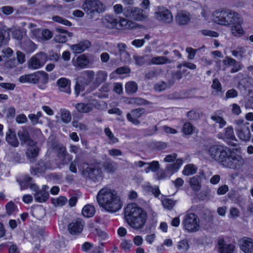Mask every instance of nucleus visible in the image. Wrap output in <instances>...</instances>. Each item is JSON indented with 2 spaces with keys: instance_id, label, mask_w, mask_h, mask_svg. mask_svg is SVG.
I'll return each instance as SVG.
<instances>
[{
  "instance_id": "f257e3e1",
  "label": "nucleus",
  "mask_w": 253,
  "mask_h": 253,
  "mask_svg": "<svg viewBox=\"0 0 253 253\" xmlns=\"http://www.w3.org/2000/svg\"><path fill=\"white\" fill-rule=\"evenodd\" d=\"M213 20L218 24L231 27L232 34L234 36H240L244 33L241 27L244 19L235 10L228 8L216 10L213 15Z\"/></svg>"
},
{
  "instance_id": "f03ea898",
  "label": "nucleus",
  "mask_w": 253,
  "mask_h": 253,
  "mask_svg": "<svg viewBox=\"0 0 253 253\" xmlns=\"http://www.w3.org/2000/svg\"><path fill=\"white\" fill-rule=\"evenodd\" d=\"M96 199L100 207L110 212L118 211L123 206L121 198L117 192L108 186L99 191Z\"/></svg>"
},
{
  "instance_id": "7ed1b4c3",
  "label": "nucleus",
  "mask_w": 253,
  "mask_h": 253,
  "mask_svg": "<svg viewBox=\"0 0 253 253\" xmlns=\"http://www.w3.org/2000/svg\"><path fill=\"white\" fill-rule=\"evenodd\" d=\"M147 217L145 211L135 204H128L125 208V220L132 228H142L146 223Z\"/></svg>"
},
{
  "instance_id": "20e7f679",
  "label": "nucleus",
  "mask_w": 253,
  "mask_h": 253,
  "mask_svg": "<svg viewBox=\"0 0 253 253\" xmlns=\"http://www.w3.org/2000/svg\"><path fill=\"white\" fill-rule=\"evenodd\" d=\"M231 150L223 145H213L209 148L208 153L212 159L223 166Z\"/></svg>"
},
{
  "instance_id": "39448f33",
  "label": "nucleus",
  "mask_w": 253,
  "mask_h": 253,
  "mask_svg": "<svg viewBox=\"0 0 253 253\" xmlns=\"http://www.w3.org/2000/svg\"><path fill=\"white\" fill-rule=\"evenodd\" d=\"M82 7L91 18L95 13H101L106 10L105 5L99 0H85Z\"/></svg>"
},
{
  "instance_id": "423d86ee",
  "label": "nucleus",
  "mask_w": 253,
  "mask_h": 253,
  "mask_svg": "<svg viewBox=\"0 0 253 253\" xmlns=\"http://www.w3.org/2000/svg\"><path fill=\"white\" fill-rule=\"evenodd\" d=\"M182 224L184 230L189 233L196 232L200 229V220L194 213H187L182 220Z\"/></svg>"
},
{
  "instance_id": "0eeeda50",
  "label": "nucleus",
  "mask_w": 253,
  "mask_h": 253,
  "mask_svg": "<svg viewBox=\"0 0 253 253\" xmlns=\"http://www.w3.org/2000/svg\"><path fill=\"white\" fill-rule=\"evenodd\" d=\"M245 160L239 154L231 150L223 167L233 169L239 170L245 164Z\"/></svg>"
},
{
  "instance_id": "6e6552de",
  "label": "nucleus",
  "mask_w": 253,
  "mask_h": 253,
  "mask_svg": "<svg viewBox=\"0 0 253 253\" xmlns=\"http://www.w3.org/2000/svg\"><path fill=\"white\" fill-rule=\"evenodd\" d=\"M235 130L238 137L242 140L247 141L251 138V132L248 123L243 120H237L235 121Z\"/></svg>"
},
{
  "instance_id": "1a4fd4ad",
  "label": "nucleus",
  "mask_w": 253,
  "mask_h": 253,
  "mask_svg": "<svg viewBox=\"0 0 253 253\" xmlns=\"http://www.w3.org/2000/svg\"><path fill=\"white\" fill-rule=\"evenodd\" d=\"M125 17L136 21H142L147 19V15L146 11L141 8L128 6L125 10Z\"/></svg>"
},
{
  "instance_id": "9d476101",
  "label": "nucleus",
  "mask_w": 253,
  "mask_h": 253,
  "mask_svg": "<svg viewBox=\"0 0 253 253\" xmlns=\"http://www.w3.org/2000/svg\"><path fill=\"white\" fill-rule=\"evenodd\" d=\"M48 57L46 54L40 52L33 56L28 62V68L36 70L42 67L47 61Z\"/></svg>"
},
{
  "instance_id": "9b49d317",
  "label": "nucleus",
  "mask_w": 253,
  "mask_h": 253,
  "mask_svg": "<svg viewBox=\"0 0 253 253\" xmlns=\"http://www.w3.org/2000/svg\"><path fill=\"white\" fill-rule=\"evenodd\" d=\"M156 18L165 23H170L173 20L172 14L169 10L165 7H159L155 12Z\"/></svg>"
},
{
  "instance_id": "f8f14e48",
  "label": "nucleus",
  "mask_w": 253,
  "mask_h": 253,
  "mask_svg": "<svg viewBox=\"0 0 253 253\" xmlns=\"http://www.w3.org/2000/svg\"><path fill=\"white\" fill-rule=\"evenodd\" d=\"M223 63L224 65L223 70H225L226 69L231 67L230 72L231 73H235L241 70L243 66L240 62H239L235 59L226 57L223 60Z\"/></svg>"
},
{
  "instance_id": "ddd939ff",
  "label": "nucleus",
  "mask_w": 253,
  "mask_h": 253,
  "mask_svg": "<svg viewBox=\"0 0 253 253\" xmlns=\"http://www.w3.org/2000/svg\"><path fill=\"white\" fill-rule=\"evenodd\" d=\"M51 168V164L49 162L40 161L35 167H33L31 169V173L34 175L40 176L44 173L45 171Z\"/></svg>"
},
{
  "instance_id": "4468645a",
  "label": "nucleus",
  "mask_w": 253,
  "mask_h": 253,
  "mask_svg": "<svg viewBox=\"0 0 253 253\" xmlns=\"http://www.w3.org/2000/svg\"><path fill=\"white\" fill-rule=\"evenodd\" d=\"M79 170L84 177L94 180L95 168L93 165L83 163L79 168Z\"/></svg>"
},
{
  "instance_id": "2eb2a0df",
  "label": "nucleus",
  "mask_w": 253,
  "mask_h": 253,
  "mask_svg": "<svg viewBox=\"0 0 253 253\" xmlns=\"http://www.w3.org/2000/svg\"><path fill=\"white\" fill-rule=\"evenodd\" d=\"M84 225V221L82 219L78 218L68 225V231L72 235L79 234L82 232Z\"/></svg>"
},
{
  "instance_id": "dca6fc26",
  "label": "nucleus",
  "mask_w": 253,
  "mask_h": 253,
  "mask_svg": "<svg viewBox=\"0 0 253 253\" xmlns=\"http://www.w3.org/2000/svg\"><path fill=\"white\" fill-rule=\"evenodd\" d=\"M240 249L245 253H253V239L244 237L238 241Z\"/></svg>"
},
{
  "instance_id": "f3484780",
  "label": "nucleus",
  "mask_w": 253,
  "mask_h": 253,
  "mask_svg": "<svg viewBox=\"0 0 253 253\" xmlns=\"http://www.w3.org/2000/svg\"><path fill=\"white\" fill-rule=\"evenodd\" d=\"M17 135L21 144L28 146H33L35 144V142L31 138L29 133L26 127H22L18 131Z\"/></svg>"
},
{
  "instance_id": "a211bd4d",
  "label": "nucleus",
  "mask_w": 253,
  "mask_h": 253,
  "mask_svg": "<svg viewBox=\"0 0 253 253\" xmlns=\"http://www.w3.org/2000/svg\"><path fill=\"white\" fill-rule=\"evenodd\" d=\"M118 19L113 14H106L101 18L103 27L108 29H117Z\"/></svg>"
},
{
  "instance_id": "6ab92c4d",
  "label": "nucleus",
  "mask_w": 253,
  "mask_h": 253,
  "mask_svg": "<svg viewBox=\"0 0 253 253\" xmlns=\"http://www.w3.org/2000/svg\"><path fill=\"white\" fill-rule=\"evenodd\" d=\"M217 245L219 253H233L235 249L234 244H228L223 239H219Z\"/></svg>"
},
{
  "instance_id": "aec40b11",
  "label": "nucleus",
  "mask_w": 253,
  "mask_h": 253,
  "mask_svg": "<svg viewBox=\"0 0 253 253\" xmlns=\"http://www.w3.org/2000/svg\"><path fill=\"white\" fill-rule=\"evenodd\" d=\"M144 109L138 108L131 111V113H127L126 115L127 119L135 125H138L140 121L137 119L144 113Z\"/></svg>"
},
{
  "instance_id": "412c9836",
  "label": "nucleus",
  "mask_w": 253,
  "mask_h": 253,
  "mask_svg": "<svg viewBox=\"0 0 253 253\" xmlns=\"http://www.w3.org/2000/svg\"><path fill=\"white\" fill-rule=\"evenodd\" d=\"M90 46V43L88 41L84 40L77 44L70 45V47L74 53L79 54L84 52Z\"/></svg>"
},
{
  "instance_id": "4be33fe9",
  "label": "nucleus",
  "mask_w": 253,
  "mask_h": 253,
  "mask_svg": "<svg viewBox=\"0 0 253 253\" xmlns=\"http://www.w3.org/2000/svg\"><path fill=\"white\" fill-rule=\"evenodd\" d=\"M136 27V23L127 19L120 17L118 20L117 29L130 30Z\"/></svg>"
},
{
  "instance_id": "5701e85b",
  "label": "nucleus",
  "mask_w": 253,
  "mask_h": 253,
  "mask_svg": "<svg viewBox=\"0 0 253 253\" xmlns=\"http://www.w3.org/2000/svg\"><path fill=\"white\" fill-rule=\"evenodd\" d=\"M58 156L62 161L63 164H66L72 159V156L67 152L65 147L58 146Z\"/></svg>"
},
{
  "instance_id": "b1692460",
  "label": "nucleus",
  "mask_w": 253,
  "mask_h": 253,
  "mask_svg": "<svg viewBox=\"0 0 253 253\" xmlns=\"http://www.w3.org/2000/svg\"><path fill=\"white\" fill-rule=\"evenodd\" d=\"M232 55L235 58L242 59L247 56V53L250 54V52L247 50V46H237L235 49L231 50Z\"/></svg>"
},
{
  "instance_id": "393cba45",
  "label": "nucleus",
  "mask_w": 253,
  "mask_h": 253,
  "mask_svg": "<svg viewBox=\"0 0 253 253\" xmlns=\"http://www.w3.org/2000/svg\"><path fill=\"white\" fill-rule=\"evenodd\" d=\"M6 140L8 144L14 147L19 145V141L13 129L9 128L6 134Z\"/></svg>"
},
{
  "instance_id": "a878e982",
  "label": "nucleus",
  "mask_w": 253,
  "mask_h": 253,
  "mask_svg": "<svg viewBox=\"0 0 253 253\" xmlns=\"http://www.w3.org/2000/svg\"><path fill=\"white\" fill-rule=\"evenodd\" d=\"M175 18L177 24L179 25H184L190 21V15L186 11H181L177 14Z\"/></svg>"
},
{
  "instance_id": "bb28decb",
  "label": "nucleus",
  "mask_w": 253,
  "mask_h": 253,
  "mask_svg": "<svg viewBox=\"0 0 253 253\" xmlns=\"http://www.w3.org/2000/svg\"><path fill=\"white\" fill-rule=\"evenodd\" d=\"M57 84L59 86V89L62 92L70 94L71 92L70 89V81L65 78H61L58 80Z\"/></svg>"
},
{
  "instance_id": "cd10ccee",
  "label": "nucleus",
  "mask_w": 253,
  "mask_h": 253,
  "mask_svg": "<svg viewBox=\"0 0 253 253\" xmlns=\"http://www.w3.org/2000/svg\"><path fill=\"white\" fill-rule=\"evenodd\" d=\"M183 161L181 159H177L175 162L172 164L168 165L166 167V172L169 176H171L176 172L182 165Z\"/></svg>"
},
{
  "instance_id": "c85d7f7f",
  "label": "nucleus",
  "mask_w": 253,
  "mask_h": 253,
  "mask_svg": "<svg viewBox=\"0 0 253 253\" xmlns=\"http://www.w3.org/2000/svg\"><path fill=\"white\" fill-rule=\"evenodd\" d=\"M34 84L39 82L46 84L48 80V75L44 71H38L34 74Z\"/></svg>"
},
{
  "instance_id": "c756f323",
  "label": "nucleus",
  "mask_w": 253,
  "mask_h": 253,
  "mask_svg": "<svg viewBox=\"0 0 253 253\" xmlns=\"http://www.w3.org/2000/svg\"><path fill=\"white\" fill-rule=\"evenodd\" d=\"M202 178L199 175H195L189 180V185L193 191H199L201 188Z\"/></svg>"
},
{
  "instance_id": "7c9ffc66",
  "label": "nucleus",
  "mask_w": 253,
  "mask_h": 253,
  "mask_svg": "<svg viewBox=\"0 0 253 253\" xmlns=\"http://www.w3.org/2000/svg\"><path fill=\"white\" fill-rule=\"evenodd\" d=\"M224 132L222 137H220L219 136V138H221L227 143H229V141L236 140L233 131V128L232 126L225 128L224 129Z\"/></svg>"
},
{
  "instance_id": "2f4dec72",
  "label": "nucleus",
  "mask_w": 253,
  "mask_h": 253,
  "mask_svg": "<svg viewBox=\"0 0 253 253\" xmlns=\"http://www.w3.org/2000/svg\"><path fill=\"white\" fill-rule=\"evenodd\" d=\"M75 108L79 113H87L93 110V105L92 103H79L75 105Z\"/></svg>"
},
{
  "instance_id": "473e14b6",
  "label": "nucleus",
  "mask_w": 253,
  "mask_h": 253,
  "mask_svg": "<svg viewBox=\"0 0 253 253\" xmlns=\"http://www.w3.org/2000/svg\"><path fill=\"white\" fill-rule=\"evenodd\" d=\"M30 147L27 149L26 156L31 162H33L34 159L38 155L39 149L35 144L33 146H29Z\"/></svg>"
},
{
  "instance_id": "72a5a7b5",
  "label": "nucleus",
  "mask_w": 253,
  "mask_h": 253,
  "mask_svg": "<svg viewBox=\"0 0 253 253\" xmlns=\"http://www.w3.org/2000/svg\"><path fill=\"white\" fill-rule=\"evenodd\" d=\"M88 63V58L85 54H82L76 58L74 63V66L83 68H85Z\"/></svg>"
},
{
  "instance_id": "f704fd0d",
  "label": "nucleus",
  "mask_w": 253,
  "mask_h": 253,
  "mask_svg": "<svg viewBox=\"0 0 253 253\" xmlns=\"http://www.w3.org/2000/svg\"><path fill=\"white\" fill-rule=\"evenodd\" d=\"M107 78V74L104 71H99L97 72L94 81L95 87L98 86L102 83L104 82Z\"/></svg>"
},
{
  "instance_id": "c9c22d12",
  "label": "nucleus",
  "mask_w": 253,
  "mask_h": 253,
  "mask_svg": "<svg viewBox=\"0 0 253 253\" xmlns=\"http://www.w3.org/2000/svg\"><path fill=\"white\" fill-rule=\"evenodd\" d=\"M95 73L92 70L84 71L82 73V77L84 79L83 83L85 84H88L94 79Z\"/></svg>"
},
{
  "instance_id": "e433bc0d",
  "label": "nucleus",
  "mask_w": 253,
  "mask_h": 253,
  "mask_svg": "<svg viewBox=\"0 0 253 253\" xmlns=\"http://www.w3.org/2000/svg\"><path fill=\"white\" fill-rule=\"evenodd\" d=\"M138 89V85L136 82L129 81L125 85V90L128 94H132L136 92Z\"/></svg>"
},
{
  "instance_id": "4c0bfd02",
  "label": "nucleus",
  "mask_w": 253,
  "mask_h": 253,
  "mask_svg": "<svg viewBox=\"0 0 253 253\" xmlns=\"http://www.w3.org/2000/svg\"><path fill=\"white\" fill-rule=\"evenodd\" d=\"M49 197V193L47 191H39L35 194V199L36 202L42 203L45 202Z\"/></svg>"
},
{
  "instance_id": "58836bf2",
  "label": "nucleus",
  "mask_w": 253,
  "mask_h": 253,
  "mask_svg": "<svg viewBox=\"0 0 253 253\" xmlns=\"http://www.w3.org/2000/svg\"><path fill=\"white\" fill-rule=\"evenodd\" d=\"M95 211V209L93 206L87 205L83 208L82 214L85 217H90L94 215Z\"/></svg>"
},
{
  "instance_id": "ea45409f",
  "label": "nucleus",
  "mask_w": 253,
  "mask_h": 253,
  "mask_svg": "<svg viewBox=\"0 0 253 253\" xmlns=\"http://www.w3.org/2000/svg\"><path fill=\"white\" fill-rule=\"evenodd\" d=\"M59 113L62 121L65 124L69 123L72 119L70 112L67 109H61Z\"/></svg>"
},
{
  "instance_id": "a19ab883",
  "label": "nucleus",
  "mask_w": 253,
  "mask_h": 253,
  "mask_svg": "<svg viewBox=\"0 0 253 253\" xmlns=\"http://www.w3.org/2000/svg\"><path fill=\"white\" fill-rule=\"evenodd\" d=\"M177 248L180 253H186L189 248V245L187 239H183L177 243Z\"/></svg>"
},
{
  "instance_id": "79ce46f5",
  "label": "nucleus",
  "mask_w": 253,
  "mask_h": 253,
  "mask_svg": "<svg viewBox=\"0 0 253 253\" xmlns=\"http://www.w3.org/2000/svg\"><path fill=\"white\" fill-rule=\"evenodd\" d=\"M172 60L166 56H157L153 57L151 60V62L153 64L160 65L166 63H170Z\"/></svg>"
},
{
  "instance_id": "37998d69",
  "label": "nucleus",
  "mask_w": 253,
  "mask_h": 253,
  "mask_svg": "<svg viewBox=\"0 0 253 253\" xmlns=\"http://www.w3.org/2000/svg\"><path fill=\"white\" fill-rule=\"evenodd\" d=\"M111 87L110 84L106 83L104 84L99 89L100 94L99 95L100 98H105L108 97V93L110 91Z\"/></svg>"
},
{
  "instance_id": "c03bdc74",
  "label": "nucleus",
  "mask_w": 253,
  "mask_h": 253,
  "mask_svg": "<svg viewBox=\"0 0 253 253\" xmlns=\"http://www.w3.org/2000/svg\"><path fill=\"white\" fill-rule=\"evenodd\" d=\"M196 128L190 123H185L182 127V132L185 135H191L195 131Z\"/></svg>"
},
{
  "instance_id": "a18cd8bd",
  "label": "nucleus",
  "mask_w": 253,
  "mask_h": 253,
  "mask_svg": "<svg viewBox=\"0 0 253 253\" xmlns=\"http://www.w3.org/2000/svg\"><path fill=\"white\" fill-rule=\"evenodd\" d=\"M197 168L193 164H189L184 167L182 173L185 175H190L195 174L197 171Z\"/></svg>"
},
{
  "instance_id": "49530a36",
  "label": "nucleus",
  "mask_w": 253,
  "mask_h": 253,
  "mask_svg": "<svg viewBox=\"0 0 253 253\" xmlns=\"http://www.w3.org/2000/svg\"><path fill=\"white\" fill-rule=\"evenodd\" d=\"M32 180V178L28 176H25L22 180L19 181V183L20 185L21 189H27L31 183V182Z\"/></svg>"
},
{
  "instance_id": "de8ad7c7",
  "label": "nucleus",
  "mask_w": 253,
  "mask_h": 253,
  "mask_svg": "<svg viewBox=\"0 0 253 253\" xmlns=\"http://www.w3.org/2000/svg\"><path fill=\"white\" fill-rule=\"evenodd\" d=\"M120 247L125 252H128L130 251L131 249L133 247V244L131 240H123Z\"/></svg>"
},
{
  "instance_id": "09e8293b",
  "label": "nucleus",
  "mask_w": 253,
  "mask_h": 253,
  "mask_svg": "<svg viewBox=\"0 0 253 253\" xmlns=\"http://www.w3.org/2000/svg\"><path fill=\"white\" fill-rule=\"evenodd\" d=\"M128 6L124 8L123 6L121 4H116L113 7L114 12L117 15L123 14L125 16V12L126 9L128 8Z\"/></svg>"
},
{
  "instance_id": "8fccbe9b",
  "label": "nucleus",
  "mask_w": 253,
  "mask_h": 253,
  "mask_svg": "<svg viewBox=\"0 0 253 253\" xmlns=\"http://www.w3.org/2000/svg\"><path fill=\"white\" fill-rule=\"evenodd\" d=\"M149 166L145 169L146 173L149 172L150 170L155 172L160 168L159 163L158 161H153L150 163H147Z\"/></svg>"
},
{
  "instance_id": "3c124183",
  "label": "nucleus",
  "mask_w": 253,
  "mask_h": 253,
  "mask_svg": "<svg viewBox=\"0 0 253 253\" xmlns=\"http://www.w3.org/2000/svg\"><path fill=\"white\" fill-rule=\"evenodd\" d=\"M105 169L109 173L114 172L117 169L116 164L114 162H106L104 165Z\"/></svg>"
},
{
  "instance_id": "603ef678",
  "label": "nucleus",
  "mask_w": 253,
  "mask_h": 253,
  "mask_svg": "<svg viewBox=\"0 0 253 253\" xmlns=\"http://www.w3.org/2000/svg\"><path fill=\"white\" fill-rule=\"evenodd\" d=\"M104 132L106 136L108 137L110 140V142L112 143H115L118 142V139L115 137L113 133L112 132L110 128L106 127L104 129Z\"/></svg>"
},
{
  "instance_id": "864d4df0",
  "label": "nucleus",
  "mask_w": 253,
  "mask_h": 253,
  "mask_svg": "<svg viewBox=\"0 0 253 253\" xmlns=\"http://www.w3.org/2000/svg\"><path fill=\"white\" fill-rule=\"evenodd\" d=\"M9 39V33L4 31L0 33V46L3 44H6Z\"/></svg>"
},
{
  "instance_id": "5fc2aeb1",
  "label": "nucleus",
  "mask_w": 253,
  "mask_h": 253,
  "mask_svg": "<svg viewBox=\"0 0 253 253\" xmlns=\"http://www.w3.org/2000/svg\"><path fill=\"white\" fill-rule=\"evenodd\" d=\"M211 119L213 121L218 123L220 128L223 127L226 125V121L221 117L216 115H214L211 116Z\"/></svg>"
},
{
  "instance_id": "6e6d98bb",
  "label": "nucleus",
  "mask_w": 253,
  "mask_h": 253,
  "mask_svg": "<svg viewBox=\"0 0 253 253\" xmlns=\"http://www.w3.org/2000/svg\"><path fill=\"white\" fill-rule=\"evenodd\" d=\"M19 81L20 82L22 83H27V82L34 83V74L22 76L19 78Z\"/></svg>"
},
{
  "instance_id": "4d7b16f0",
  "label": "nucleus",
  "mask_w": 253,
  "mask_h": 253,
  "mask_svg": "<svg viewBox=\"0 0 253 253\" xmlns=\"http://www.w3.org/2000/svg\"><path fill=\"white\" fill-rule=\"evenodd\" d=\"M52 19L53 21L61 23L64 25L71 26H72V23L69 21L67 19L63 18L59 16H54L52 17Z\"/></svg>"
},
{
  "instance_id": "13d9d810",
  "label": "nucleus",
  "mask_w": 253,
  "mask_h": 253,
  "mask_svg": "<svg viewBox=\"0 0 253 253\" xmlns=\"http://www.w3.org/2000/svg\"><path fill=\"white\" fill-rule=\"evenodd\" d=\"M72 125L74 127L79 128L81 131H84L87 129V126L85 124L76 120H73Z\"/></svg>"
},
{
  "instance_id": "bf43d9fd",
  "label": "nucleus",
  "mask_w": 253,
  "mask_h": 253,
  "mask_svg": "<svg viewBox=\"0 0 253 253\" xmlns=\"http://www.w3.org/2000/svg\"><path fill=\"white\" fill-rule=\"evenodd\" d=\"M146 190L151 192L155 197H157L160 194V191L158 186L153 187L149 184L145 186Z\"/></svg>"
},
{
  "instance_id": "052dcab7",
  "label": "nucleus",
  "mask_w": 253,
  "mask_h": 253,
  "mask_svg": "<svg viewBox=\"0 0 253 253\" xmlns=\"http://www.w3.org/2000/svg\"><path fill=\"white\" fill-rule=\"evenodd\" d=\"M162 202L164 208L169 210L171 209L175 205V202L169 199H165Z\"/></svg>"
},
{
  "instance_id": "680f3d73",
  "label": "nucleus",
  "mask_w": 253,
  "mask_h": 253,
  "mask_svg": "<svg viewBox=\"0 0 253 253\" xmlns=\"http://www.w3.org/2000/svg\"><path fill=\"white\" fill-rule=\"evenodd\" d=\"M167 84L165 82H160L154 85V89L157 91H162L168 88Z\"/></svg>"
},
{
  "instance_id": "e2e57ef3",
  "label": "nucleus",
  "mask_w": 253,
  "mask_h": 253,
  "mask_svg": "<svg viewBox=\"0 0 253 253\" xmlns=\"http://www.w3.org/2000/svg\"><path fill=\"white\" fill-rule=\"evenodd\" d=\"M16 208V206L13 202H8L5 206L7 213L9 215L12 214L15 210Z\"/></svg>"
},
{
  "instance_id": "0e129e2a",
  "label": "nucleus",
  "mask_w": 253,
  "mask_h": 253,
  "mask_svg": "<svg viewBox=\"0 0 253 253\" xmlns=\"http://www.w3.org/2000/svg\"><path fill=\"white\" fill-rule=\"evenodd\" d=\"M201 32L202 35L205 36H209L214 38H216L219 36V34L217 32L210 30H203Z\"/></svg>"
},
{
  "instance_id": "69168bd1",
  "label": "nucleus",
  "mask_w": 253,
  "mask_h": 253,
  "mask_svg": "<svg viewBox=\"0 0 253 253\" xmlns=\"http://www.w3.org/2000/svg\"><path fill=\"white\" fill-rule=\"evenodd\" d=\"M54 39L57 42L65 43L67 41V37L66 35L60 33L57 34L55 36Z\"/></svg>"
},
{
  "instance_id": "338daca9",
  "label": "nucleus",
  "mask_w": 253,
  "mask_h": 253,
  "mask_svg": "<svg viewBox=\"0 0 253 253\" xmlns=\"http://www.w3.org/2000/svg\"><path fill=\"white\" fill-rule=\"evenodd\" d=\"M212 89L216 90L217 92H221L222 90L221 84L217 79H214L211 85Z\"/></svg>"
},
{
  "instance_id": "774afa93",
  "label": "nucleus",
  "mask_w": 253,
  "mask_h": 253,
  "mask_svg": "<svg viewBox=\"0 0 253 253\" xmlns=\"http://www.w3.org/2000/svg\"><path fill=\"white\" fill-rule=\"evenodd\" d=\"M246 108H251L253 109V96H248L246 99L245 103Z\"/></svg>"
}]
</instances>
